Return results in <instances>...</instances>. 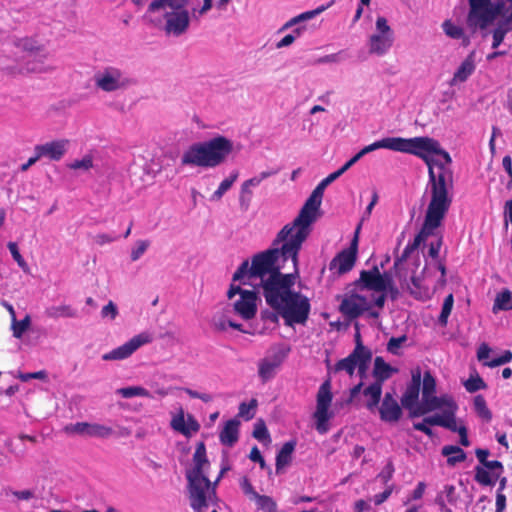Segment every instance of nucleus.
I'll list each match as a JSON object with an SVG mask.
<instances>
[{
    "label": "nucleus",
    "mask_w": 512,
    "mask_h": 512,
    "mask_svg": "<svg viewBox=\"0 0 512 512\" xmlns=\"http://www.w3.org/2000/svg\"><path fill=\"white\" fill-rule=\"evenodd\" d=\"M295 447V441H288L282 446L276 456V473H281L291 463Z\"/></svg>",
    "instance_id": "obj_34"
},
{
    "label": "nucleus",
    "mask_w": 512,
    "mask_h": 512,
    "mask_svg": "<svg viewBox=\"0 0 512 512\" xmlns=\"http://www.w3.org/2000/svg\"><path fill=\"white\" fill-rule=\"evenodd\" d=\"M116 393L123 398H132V397H151L150 392L141 387V386H129L123 387L116 390Z\"/></svg>",
    "instance_id": "obj_42"
},
{
    "label": "nucleus",
    "mask_w": 512,
    "mask_h": 512,
    "mask_svg": "<svg viewBox=\"0 0 512 512\" xmlns=\"http://www.w3.org/2000/svg\"><path fill=\"white\" fill-rule=\"evenodd\" d=\"M45 316L50 319H59V318H77L78 311L73 308L71 305L61 304L58 306H49L44 311Z\"/></svg>",
    "instance_id": "obj_35"
},
{
    "label": "nucleus",
    "mask_w": 512,
    "mask_h": 512,
    "mask_svg": "<svg viewBox=\"0 0 512 512\" xmlns=\"http://www.w3.org/2000/svg\"><path fill=\"white\" fill-rule=\"evenodd\" d=\"M446 417V409L443 410L441 414H434L429 417H425V422L428 423L430 426H448V424L445 421Z\"/></svg>",
    "instance_id": "obj_58"
},
{
    "label": "nucleus",
    "mask_w": 512,
    "mask_h": 512,
    "mask_svg": "<svg viewBox=\"0 0 512 512\" xmlns=\"http://www.w3.org/2000/svg\"><path fill=\"white\" fill-rule=\"evenodd\" d=\"M193 466L186 471L191 507L202 511L206 503H211L214 498V487L207 477V469L210 465L204 442H198L192 458Z\"/></svg>",
    "instance_id": "obj_7"
},
{
    "label": "nucleus",
    "mask_w": 512,
    "mask_h": 512,
    "mask_svg": "<svg viewBox=\"0 0 512 512\" xmlns=\"http://www.w3.org/2000/svg\"><path fill=\"white\" fill-rule=\"evenodd\" d=\"M333 3H334V0H332L327 5H321L314 10L301 13L300 15H298V16L290 19L288 22H286L283 25V27L281 28V31L291 28L293 26H296L290 34L295 39L299 38L303 34V32L306 30V27L304 25H300V23L303 21L310 20V19L314 18L315 16L321 14L326 9H328L330 6H332Z\"/></svg>",
    "instance_id": "obj_24"
},
{
    "label": "nucleus",
    "mask_w": 512,
    "mask_h": 512,
    "mask_svg": "<svg viewBox=\"0 0 512 512\" xmlns=\"http://www.w3.org/2000/svg\"><path fill=\"white\" fill-rule=\"evenodd\" d=\"M118 315V308L114 304V302L109 301L107 305H105L101 310L102 318H108L110 320H114Z\"/></svg>",
    "instance_id": "obj_59"
},
{
    "label": "nucleus",
    "mask_w": 512,
    "mask_h": 512,
    "mask_svg": "<svg viewBox=\"0 0 512 512\" xmlns=\"http://www.w3.org/2000/svg\"><path fill=\"white\" fill-rule=\"evenodd\" d=\"M406 341V336L392 337L387 343V350L391 354L397 355L400 347Z\"/></svg>",
    "instance_id": "obj_57"
},
{
    "label": "nucleus",
    "mask_w": 512,
    "mask_h": 512,
    "mask_svg": "<svg viewBox=\"0 0 512 512\" xmlns=\"http://www.w3.org/2000/svg\"><path fill=\"white\" fill-rule=\"evenodd\" d=\"M253 436L254 438H256L258 441H270V435H269V432L266 428V426L264 424H259V425H256L254 431H253Z\"/></svg>",
    "instance_id": "obj_61"
},
{
    "label": "nucleus",
    "mask_w": 512,
    "mask_h": 512,
    "mask_svg": "<svg viewBox=\"0 0 512 512\" xmlns=\"http://www.w3.org/2000/svg\"><path fill=\"white\" fill-rule=\"evenodd\" d=\"M508 310H512V292L508 289H503L496 295L492 311L496 314L499 311Z\"/></svg>",
    "instance_id": "obj_37"
},
{
    "label": "nucleus",
    "mask_w": 512,
    "mask_h": 512,
    "mask_svg": "<svg viewBox=\"0 0 512 512\" xmlns=\"http://www.w3.org/2000/svg\"><path fill=\"white\" fill-rule=\"evenodd\" d=\"M421 385V374L419 371L412 374L411 383L407 386L404 392L401 403L404 408L409 409L413 415V411L420 405L418 404L419 391Z\"/></svg>",
    "instance_id": "obj_26"
},
{
    "label": "nucleus",
    "mask_w": 512,
    "mask_h": 512,
    "mask_svg": "<svg viewBox=\"0 0 512 512\" xmlns=\"http://www.w3.org/2000/svg\"><path fill=\"white\" fill-rule=\"evenodd\" d=\"M324 191L325 189L318 184L306 200L298 216L292 223H289L286 226H292V231L294 232L304 233L306 239L309 235L311 224H313L321 215L320 206Z\"/></svg>",
    "instance_id": "obj_9"
},
{
    "label": "nucleus",
    "mask_w": 512,
    "mask_h": 512,
    "mask_svg": "<svg viewBox=\"0 0 512 512\" xmlns=\"http://www.w3.org/2000/svg\"><path fill=\"white\" fill-rule=\"evenodd\" d=\"M240 486L243 490V492L250 496L253 500L255 498V495H258V493L254 490L252 484L250 483L249 479L247 477H243Z\"/></svg>",
    "instance_id": "obj_64"
},
{
    "label": "nucleus",
    "mask_w": 512,
    "mask_h": 512,
    "mask_svg": "<svg viewBox=\"0 0 512 512\" xmlns=\"http://www.w3.org/2000/svg\"><path fill=\"white\" fill-rule=\"evenodd\" d=\"M503 223L506 230L509 224H512V199L507 200L504 204Z\"/></svg>",
    "instance_id": "obj_62"
},
{
    "label": "nucleus",
    "mask_w": 512,
    "mask_h": 512,
    "mask_svg": "<svg viewBox=\"0 0 512 512\" xmlns=\"http://www.w3.org/2000/svg\"><path fill=\"white\" fill-rule=\"evenodd\" d=\"M382 384L374 382L363 390V395L367 398L366 407L374 411L381 399Z\"/></svg>",
    "instance_id": "obj_36"
},
{
    "label": "nucleus",
    "mask_w": 512,
    "mask_h": 512,
    "mask_svg": "<svg viewBox=\"0 0 512 512\" xmlns=\"http://www.w3.org/2000/svg\"><path fill=\"white\" fill-rule=\"evenodd\" d=\"M494 474L492 475L487 469L476 466L475 467V480L481 485L489 486L493 485L495 482Z\"/></svg>",
    "instance_id": "obj_46"
},
{
    "label": "nucleus",
    "mask_w": 512,
    "mask_h": 512,
    "mask_svg": "<svg viewBox=\"0 0 512 512\" xmlns=\"http://www.w3.org/2000/svg\"><path fill=\"white\" fill-rule=\"evenodd\" d=\"M254 500L257 508L263 512H277V504L270 496L258 494L255 495Z\"/></svg>",
    "instance_id": "obj_44"
},
{
    "label": "nucleus",
    "mask_w": 512,
    "mask_h": 512,
    "mask_svg": "<svg viewBox=\"0 0 512 512\" xmlns=\"http://www.w3.org/2000/svg\"><path fill=\"white\" fill-rule=\"evenodd\" d=\"M170 425L173 430L181 433L187 438L196 434L200 430V424L194 416L188 414L185 419L183 409H180L179 414L172 418Z\"/></svg>",
    "instance_id": "obj_25"
},
{
    "label": "nucleus",
    "mask_w": 512,
    "mask_h": 512,
    "mask_svg": "<svg viewBox=\"0 0 512 512\" xmlns=\"http://www.w3.org/2000/svg\"><path fill=\"white\" fill-rule=\"evenodd\" d=\"M3 494L6 497L13 496L17 500H22V501H29L35 497L34 491L30 490V489L17 491V490H12L10 488H7V489H4Z\"/></svg>",
    "instance_id": "obj_49"
},
{
    "label": "nucleus",
    "mask_w": 512,
    "mask_h": 512,
    "mask_svg": "<svg viewBox=\"0 0 512 512\" xmlns=\"http://www.w3.org/2000/svg\"><path fill=\"white\" fill-rule=\"evenodd\" d=\"M96 88L104 92L124 90L134 84V80L127 73L115 66H108L94 75Z\"/></svg>",
    "instance_id": "obj_11"
},
{
    "label": "nucleus",
    "mask_w": 512,
    "mask_h": 512,
    "mask_svg": "<svg viewBox=\"0 0 512 512\" xmlns=\"http://www.w3.org/2000/svg\"><path fill=\"white\" fill-rule=\"evenodd\" d=\"M93 167V158L91 155H85L82 159L75 160L69 164V168L73 170L87 171Z\"/></svg>",
    "instance_id": "obj_53"
},
{
    "label": "nucleus",
    "mask_w": 512,
    "mask_h": 512,
    "mask_svg": "<svg viewBox=\"0 0 512 512\" xmlns=\"http://www.w3.org/2000/svg\"><path fill=\"white\" fill-rule=\"evenodd\" d=\"M453 304H454L453 294L447 295L446 298L444 299V302L442 305V310H441L440 316L438 318L440 325H442V326L447 325L448 317L451 314Z\"/></svg>",
    "instance_id": "obj_47"
},
{
    "label": "nucleus",
    "mask_w": 512,
    "mask_h": 512,
    "mask_svg": "<svg viewBox=\"0 0 512 512\" xmlns=\"http://www.w3.org/2000/svg\"><path fill=\"white\" fill-rule=\"evenodd\" d=\"M233 150V143L224 136L194 143L181 157L182 165L214 168L222 164Z\"/></svg>",
    "instance_id": "obj_8"
},
{
    "label": "nucleus",
    "mask_w": 512,
    "mask_h": 512,
    "mask_svg": "<svg viewBox=\"0 0 512 512\" xmlns=\"http://www.w3.org/2000/svg\"><path fill=\"white\" fill-rule=\"evenodd\" d=\"M455 406L457 404L450 395H442L440 397L432 395L422 400L421 404L413 411V416L424 415L438 409H452Z\"/></svg>",
    "instance_id": "obj_23"
},
{
    "label": "nucleus",
    "mask_w": 512,
    "mask_h": 512,
    "mask_svg": "<svg viewBox=\"0 0 512 512\" xmlns=\"http://www.w3.org/2000/svg\"><path fill=\"white\" fill-rule=\"evenodd\" d=\"M212 6V0H203V5L201 8H192V17L194 19H199L201 16L205 15L209 10H211Z\"/></svg>",
    "instance_id": "obj_63"
},
{
    "label": "nucleus",
    "mask_w": 512,
    "mask_h": 512,
    "mask_svg": "<svg viewBox=\"0 0 512 512\" xmlns=\"http://www.w3.org/2000/svg\"><path fill=\"white\" fill-rule=\"evenodd\" d=\"M428 187L431 199L426 210L423 226L414 240L404 248L402 255L396 259L395 266L407 260L423 241L434 235L435 230L441 225L452 203V171H441L439 174L430 171Z\"/></svg>",
    "instance_id": "obj_2"
},
{
    "label": "nucleus",
    "mask_w": 512,
    "mask_h": 512,
    "mask_svg": "<svg viewBox=\"0 0 512 512\" xmlns=\"http://www.w3.org/2000/svg\"><path fill=\"white\" fill-rule=\"evenodd\" d=\"M88 429V422H77L75 424H70L65 427L66 432L75 433L83 436H88Z\"/></svg>",
    "instance_id": "obj_55"
},
{
    "label": "nucleus",
    "mask_w": 512,
    "mask_h": 512,
    "mask_svg": "<svg viewBox=\"0 0 512 512\" xmlns=\"http://www.w3.org/2000/svg\"><path fill=\"white\" fill-rule=\"evenodd\" d=\"M376 33L369 38V53L372 55L383 56L393 45L394 35L391 27L388 25L385 17H378L376 20Z\"/></svg>",
    "instance_id": "obj_14"
},
{
    "label": "nucleus",
    "mask_w": 512,
    "mask_h": 512,
    "mask_svg": "<svg viewBox=\"0 0 512 512\" xmlns=\"http://www.w3.org/2000/svg\"><path fill=\"white\" fill-rule=\"evenodd\" d=\"M31 324V317L27 314L22 320L12 319L11 330L13 336L17 339H21L23 334L28 330Z\"/></svg>",
    "instance_id": "obj_43"
},
{
    "label": "nucleus",
    "mask_w": 512,
    "mask_h": 512,
    "mask_svg": "<svg viewBox=\"0 0 512 512\" xmlns=\"http://www.w3.org/2000/svg\"><path fill=\"white\" fill-rule=\"evenodd\" d=\"M476 69V52L471 51L454 72L450 86H455L468 80Z\"/></svg>",
    "instance_id": "obj_27"
},
{
    "label": "nucleus",
    "mask_w": 512,
    "mask_h": 512,
    "mask_svg": "<svg viewBox=\"0 0 512 512\" xmlns=\"http://www.w3.org/2000/svg\"><path fill=\"white\" fill-rule=\"evenodd\" d=\"M257 290L248 291L241 289L239 286H230L227 296L232 299L235 295H239V298L233 303L234 312L244 320L252 319L257 311Z\"/></svg>",
    "instance_id": "obj_15"
},
{
    "label": "nucleus",
    "mask_w": 512,
    "mask_h": 512,
    "mask_svg": "<svg viewBox=\"0 0 512 512\" xmlns=\"http://www.w3.org/2000/svg\"><path fill=\"white\" fill-rule=\"evenodd\" d=\"M278 173V169H271L268 171H262L258 175L244 181L241 185L240 194H239V204L243 210H247L250 206L253 192L252 188L257 187L260 183Z\"/></svg>",
    "instance_id": "obj_22"
},
{
    "label": "nucleus",
    "mask_w": 512,
    "mask_h": 512,
    "mask_svg": "<svg viewBox=\"0 0 512 512\" xmlns=\"http://www.w3.org/2000/svg\"><path fill=\"white\" fill-rule=\"evenodd\" d=\"M290 349L284 345H279L272 348V354L263 358L258 364V375L263 382L271 380L277 369L281 366L287 357Z\"/></svg>",
    "instance_id": "obj_19"
},
{
    "label": "nucleus",
    "mask_w": 512,
    "mask_h": 512,
    "mask_svg": "<svg viewBox=\"0 0 512 512\" xmlns=\"http://www.w3.org/2000/svg\"><path fill=\"white\" fill-rule=\"evenodd\" d=\"M257 407V400L252 399L249 403H241L239 406V415L247 420L254 417V411Z\"/></svg>",
    "instance_id": "obj_51"
},
{
    "label": "nucleus",
    "mask_w": 512,
    "mask_h": 512,
    "mask_svg": "<svg viewBox=\"0 0 512 512\" xmlns=\"http://www.w3.org/2000/svg\"><path fill=\"white\" fill-rule=\"evenodd\" d=\"M457 406H455L454 408L452 409H446V417H445V421L448 426H443L444 428L446 429H449L453 432H458L459 428L457 426V423H456V418H455V413L457 411Z\"/></svg>",
    "instance_id": "obj_56"
},
{
    "label": "nucleus",
    "mask_w": 512,
    "mask_h": 512,
    "mask_svg": "<svg viewBox=\"0 0 512 512\" xmlns=\"http://www.w3.org/2000/svg\"><path fill=\"white\" fill-rule=\"evenodd\" d=\"M346 59V54L343 50L338 51L337 53L324 55L318 58L315 63L316 64H330V63H340Z\"/></svg>",
    "instance_id": "obj_52"
},
{
    "label": "nucleus",
    "mask_w": 512,
    "mask_h": 512,
    "mask_svg": "<svg viewBox=\"0 0 512 512\" xmlns=\"http://www.w3.org/2000/svg\"><path fill=\"white\" fill-rule=\"evenodd\" d=\"M324 191L325 189L318 184L306 200L298 216L292 223H289L286 226H292V231L294 232L304 233L306 239L309 235L311 224H313L321 215L320 206Z\"/></svg>",
    "instance_id": "obj_10"
},
{
    "label": "nucleus",
    "mask_w": 512,
    "mask_h": 512,
    "mask_svg": "<svg viewBox=\"0 0 512 512\" xmlns=\"http://www.w3.org/2000/svg\"><path fill=\"white\" fill-rule=\"evenodd\" d=\"M372 358V352L366 348L361 340L360 335H356V346L351 354L346 358L339 360L334 366V372L345 371L352 376L356 367L359 374L363 375L366 372L367 366Z\"/></svg>",
    "instance_id": "obj_12"
},
{
    "label": "nucleus",
    "mask_w": 512,
    "mask_h": 512,
    "mask_svg": "<svg viewBox=\"0 0 512 512\" xmlns=\"http://www.w3.org/2000/svg\"><path fill=\"white\" fill-rule=\"evenodd\" d=\"M442 455L447 457V463L450 466H455L457 463L463 462L466 459V453L458 446L447 445L442 448Z\"/></svg>",
    "instance_id": "obj_38"
},
{
    "label": "nucleus",
    "mask_w": 512,
    "mask_h": 512,
    "mask_svg": "<svg viewBox=\"0 0 512 512\" xmlns=\"http://www.w3.org/2000/svg\"><path fill=\"white\" fill-rule=\"evenodd\" d=\"M393 473L394 466L392 462H388L382 471L377 475V478L380 479L384 484H387L393 477Z\"/></svg>",
    "instance_id": "obj_60"
},
{
    "label": "nucleus",
    "mask_w": 512,
    "mask_h": 512,
    "mask_svg": "<svg viewBox=\"0 0 512 512\" xmlns=\"http://www.w3.org/2000/svg\"><path fill=\"white\" fill-rule=\"evenodd\" d=\"M149 246H150L149 240L136 241V243L134 244V246L131 249V253H130L131 260L133 262L139 260L142 257V255L147 251Z\"/></svg>",
    "instance_id": "obj_48"
},
{
    "label": "nucleus",
    "mask_w": 512,
    "mask_h": 512,
    "mask_svg": "<svg viewBox=\"0 0 512 512\" xmlns=\"http://www.w3.org/2000/svg\"><path fill=\"white\" fill-rule=\"evenodd\" d=\"M153 337L149 332H142L135 335L123 345L102 355L104 361H119L130 357L136 350L145 344L151 343Z\"/></svg>",
    "instance_id": "obj_17"
},
{
    "label": "nucleus",
    "mask_w": 512,
    "mask_h": 512,
    "mask_svg": "<svg viewBox=\"0 0 512 512\" xmlns=\"http://www.w3.org/2000/svg\"><path fill=\"white\" fill-rule=\"evenodd\" d=\"M464 386L465 389L470 393H474L487 387L486 383L479 375L470 376V378L464 382Z\"/></svg>",
    "instance_id": "obj_50"
},
{
    "label": "nucleus",
    "mask_w": 512,
    "mask_h": 512,
    "mask_svg": "<svg viewBox=\"0 0 512 512\" xmlns=\"http://www.w3.org/2000/svg\"><path fill=\"white\" fill-rule=\"evenodd\" d=\"M361 226L359 225L355 231L354 239L348 249L341 251L330 263V270H336L339 274L350 271L356 261L358 233Z\"/></svg>",
    "instance_id": "obj_20"
},
{
    "label": "nucleus",
    "mask_w": 512,
    "mask_h": 512,
    "mask_svg": "<svg viewBox=\"0 0 512 512\" xmlns=\"http://www.w3.org/2000/svg\"><path fill=\"white\" fill-rule=\"evenodd\" d=\"M441 27L447 37L461 40L464 46L469 45L470 38L466 35L462 26L455 24L452 20H445Z\"/></svg>",
    "instance_id": "obj_33"
},
{
    "label": "nucleus",
    "mask_w": 512,
    "mask_h": 512,
    "mask_svg": "<svg viewBox=\"0 0 512 512\" xmlns=\"http://www.w3.org/2000/svg\"><path fill=\"white\" fill-rule=\"evenodd\" d=\"M392 276L385 272L381 274L379 268L374 266L370 270H363L355 283L356 289L361 292H385L392 287Z\"/></svg>",
    "instance_id": "obj_13"
},
{
    "label": "nucleus",
    "mask_w": 512,
    "mask_h": 512,
    "mask_svg": "<svg viewBox=\"0 0 512 512\" xmlns=\"http://www.w3.org/2000/svg\"><path fill=\"white\" fill-rule=\"evenodd\" d=\"M459 500V495L456 487L451 484H445L443 488L437 493L435 504L439 506L441 512H452L448 505L455 506Z\"/></svg>",
    "instance_id": "obj_28"
},
{
    "label": "nucleus",
    "mask_w": 512,
    "mask_h": 512,
    "mask_svg": "<svg viewBox=\"0 0 512 512\" xmlns=\"http://www.w3.org/2000/svg\"><path fill=\"white\" fill-rule=\"evenodd\" d=\"M379 412L381 419L386 422H396L402 414L398 402L391 393L385 394Z\"/></svg>",
    "instance_id": "obj_29"
},
{
    "label": "nucleus",
    "mask_w": 512,
    "mask_h": 512,
    "mask_svg": "<svg viewBox=\"0 0 512 512\" xmlns=\"http://www.w3.org/2000/svg\"><path fill=\"white\" fill-rule=\"evenodd\" d=\"M298 272L286 273L284 282L275 289L268 288L264 298L266 303L280 314L286 326L305 325L310 314L311 305L308 297L292 288Z\"/></svg>",
    "instance_id": "obj_5"
},
{
    "label": "nucleus",
    "mask_w": 512,
    "mask_h": 512,
    "mask_svg": "<svg viewBox=\"0 0 512 512\" xmlns=\"http://www.w3.org/2000/svg\"><path fill=\"white\" fill-rule=\"evenodd\" d=\"M305 235L302 232L292 231V226H284L273 241V246L254 255L249 261L245 260L233 274V281L252 286L263 296L268 294V288L275 289L282 282L286 274L281 273L287 261H291L293 272H298V253L301 249Z\"/></svg>",
    "instance_id": "obj_1"
},
{
    "label": "nucleus",
    "mask_w": 512,
    "mask_h": 512,
    "mask_svg": "<svg viewBox=\"0 0 512 512\" xmlns=\"http://www.w3.org/2000/svg\"><path fill=\"white\" fill-rule=\"evenodd\" d=\"M114 434V430L106 425L99 423H89L88 437L106 439Z\"/></svg>",
    "instance_id": "obj_41"
},
{
    "label": "nucleus",
    "mask_w": 512,
    "mask_h": 512,
    "mask_svg": "<svg viewBox=\"0 0 512 512\" xmlns=\"http://www.w3.org/2000/svg\"><path fill=\"white\" fill-rule=\"evenodd\" d=\"M68 147V139H58L36 145L34 147V153H38V157H40V159L48 158L52 161H59L66 154Z\"/></svg>",
    "instance_id": "obj_21"
},
{
    "label": "nucleus",
    "mask_w": 512,
    "mask_h": 512,
    "mask_svg": "<svg viewBox=\"0 0 512 512\" xmlns=\"http://www.w3.org/2000/svg\"><path fill=\"white\" fill-rule=\"evenodd\" d=\"M372 300L365 292L357 289L356 292L345 294L340 311L348 318H356L372 308Z\"/></svg>",
    "instance_id": "obj_16"
},
{
    "label": "nucleus",
    "mask_w": 512,
    "mask_h": 512,
    "mask_svg": "<svg viewBox=\"0 0 512 512\" xmlns=\"http://www.w3.org/2000/svg\"><path fill=\"white\" fill-rule=\"evenodd\" d=\"M238 176L239 172L237 170L232 171L230 176L220 183L217 190L213 193L211 200H220L223 197V195L232 187L233 183L237 180Z\"/></svg>",
    "instance_id": "obj_40"
},
{
    "label": "nucleus",
    "mask_w": 512,
    "mask_h": 512,
    "mask_svg": "<svg viewBox=\"0 0 512 512\" xmlns=\"http://www.w3.org/2000/svg\"><path fill=\"white\" fill-rule=\"evenodd\" d=\"M436 381L430 372H425L422 386V400L435 394Z\"/></svg>",
    "instance_id": "obj_45"
},
{
    "label": "nucleus",
    "mask_w": 512,
    "mask_h": 512,
    "mask_svg": "<svg viewBox=\"0 0 512 512\" xmlns=\"http://www.w3.org/2000/svg\"><path fill=\"white\" fill-rule=\"evenodd\" d=\"M378 149H389L421 158L428 166L429 175L430 171L434 174L451 171L447 166L452 161L449 153L441 148L437 140L430 137H386L365 146L361 152L365 156Z\"/></svg>",
    "instance_id": "obj_3"
},
{
    "label": "nucleus",
    "mask_w": 512,
    "mask_h": 512,
    "mask_svg": "<svg viewBox=\"0 0 512 512\" xmlns=\"http://www.w3.org/2000/svg\"><path fill=\"white\" fill-rule=\"evenodd\" d=\"M490 353L491 349L485 343L481 344L477 351L478 360L484 361V365L488 367H497L500 365H504L512 360V352L509 350H506L501 356L488 361Z\"/></svg>",
    "instance_id": "obj_30"
},
{
    "label": "nucleus",
    "mask_w": 512,
    "mask_h": 512,
    "mask_svg": "<svg viewBox=\"0 0 512 512\" xmlns=\"http://www.w3.org/2000/svg\"><path fill=\"white\" fill-rule=\"evenodd\" d=\"M473 408L477 416L484 422L489 423L492 420V412L482 395L479 394L474 397Z\"/></svg>",
    "instance_id": "obj_39"
},
{
    "label": "nucleus",
    "mask_w": 512,
    "mask_h": 512,
    "mask_svg": "<svg viewBox=\"0 0 512 512\" xmlns=\"http://www.w3.org/2000/svg\"><path fill=\"white\" fill-rule=\"evenodd\" d=\"M397 372L398 370L386 363L382 357L377 356L375 358L373 368V376L375 378V382L383 384L384 381L389 379L394 373Z\"/></svg>",
    "instance_id": "obj_31"
},
{
    "label": "nucleus",
    "mask_w": 512,
    "mask_h": 512,
    "mask_svg": "<svg viewBox=\"0 0 512 512\" xmlns=\"http://www.w3.org/2000/svg\"><path fill=\"white\" fill-rule=\"evenodd\" d=\"M239 421L232 419L225 423L219 438L223 445L233 446L238 441Z\"/></svg>",
    "instance_id": "obj_32"
},
{
    "label": "nucleus",
    "mask_w": 512,
    "mask_h": 512,
    "mask_svg": "<svg viewBox=\"0 0 512 512\" xmlns=\"http://www.w3.org/2000/svg\"><path fill=\"white\" fill-rule=\"evenodd\" d=\"M331 402L332 393L330 391V382L325 381L318 390L316 411L314 412L316 429L321 434L327 432V422L330 418L329 407Z\"/></svg>",
    "instance_id": "obj_18"
},
{
    "label": "nucleus",
    "mask_w": 512,
    "mask_h": 512,
    "mask_svg": "<svg viewBox=\"0 0 512 512\" xmlns=\"http://www.w3.org/2000/svg\"><path fill=\"white\" fill-rule=\"evenodd\" d=\"M467 25L473 31L484 30L496 22L492 48L496 49L512 30V0H468Z\"/></svg>",
    "instance_id": "obj_4"
},
{
    "label": "nucleus",
    "mask_w": 512,
    "mask_h": 512,
    "mask_svg": "<svg viewBox=\"0 0 512 512\" xmlns=\"http://www.w3.org/2000/svg\"><path fill=\"white\" fill-rule=\"evenodd\" d=\"M192 18L188 0H153L144 14L148 24L173 37L184 35Z\"/></svg>",
    "instance_id": "obj_6"
},
{
    "label": "nucleus",
    "mask_w": 512,
    "mask_h": 512,
    "mask_svg": "<svg viewBox=\"0 0 512 512\" xmlns=\"http://www.w3.org/2000/svg\"><path fill=\"white\" fill-rule=\"evenodd\" d=\"M7 247L13 257V259L17 262V264L24 270L26 271L28 266H27V263L26 261L24 260V258L22 257V255L20 254L19 252V249H18V246L15 242H9L7 244Z\"/></svg>",
    "instance_id": "obj_54"
}]
</instances>
